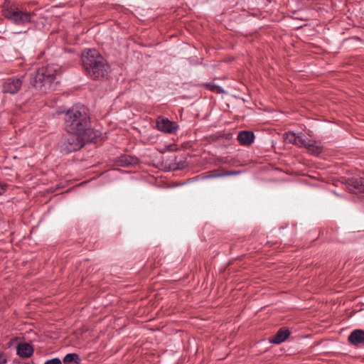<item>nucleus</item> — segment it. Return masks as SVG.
I'll return each instance as SVG.
<instances>
[{
	"label": "nucleus",
	"instance_id": "obj_1",
	"mask_svg": "<svg viewBox=\"0 0 364 364\" xmlns=\"http://www.w3.org/2000/svg\"><path fill=\"white\" fill-rule=\"evenodd\" d=\"M65 126L67 132L75 137L68 139L70 151L81 149L85 143L93 141L100 133L91 128L88 115H66Z\"/></svg>",
	"mask_w": 364,
	"mask_h": 364
},
{
	"label": "nucleus",
	"instance_id": "obj_2",
	"mask_svg": "<svg viewBox=\"0 0 364 364\" xmlns=\"http://www.w3.org/2000/svg\"><path fill=\"white\" fill-rule=\"evenodd\" d=\"M82 60L87 74L93 79L104 78L110 72L108 63L95 50L85 51Z\"/></svg>",
	"mask_w": 364,
	"mask_h": 364
},
{
	"label": "nucleus",
	"instance_id": "obj_3",
	"mask_svg": "<svg viewBox=\"0 0 364 364\" xmlns=\"http://www.w3.org/2000/svg\"><path fill=\"white\" fill-rule=\"evenodd\" d=\"M60 73L61 68L57 64L43 66L38 68L32 76L31 84L41 92H46Z\"/></svg>",
	"mask_w": 364,
	"mask_h": 364
},
{
	"label": "nucleus",
	"instance_id": "obj_4",
	"mask_svg": "<svg viewBox=\"0 0 364 364\" xmlns=\"http://www.w3.org/2000/svg\"><path fill=\"white\" fill-rule=\"evenodd\" d=\"M284 141L286 143L304 146L313 155H318L322 151V146L316 141L304 138L293 132H288L284 134Z\"/></svg>",
	"mask_w": 364,
	"mask_h": 364
},
{
	"label": "nucleus",
	"instance_id": "obj_5",
	"mask_svg": "<svg viewBox=\"0 0 364 364\" xmlns=\"http://www.w3.org/2000/svg\"><path fill=\"white\" fill-rule=\"evenodd\" d=\"M4 16L13 23L24 26L31 21V14L16 8L9 7L3 10Z\"/></svg>",
	"mask_w": 364,
	"mask_h": 364
},
{
	"label": "nucleus",
	"instance_id": "obj_6",
	"mask_svg": "<svg viewBox=\"0 0 364 364\" xmlns=\"http://www.w3.org/2000/svg\"><path fill=\"white\" fill-rule=\"evenodd\" d=\"M157 129L164 133L173 134L178 129V124L176 122L171 121L168 118L163 116H159L156 120Z\"/></svg>",
	"mask_w": 364,
	"mask_h": 364
},
{
	"label": "nucleus",
	"instance_id": "obj_7",
	"mask_svg": "<svg viewBox=\"0 0 364 364\" xmlns=\"http://www.w3.org/2000/svg\"><path fill=\"white\" fill-rule=\"evenodd\" d=\"M22 86V82L18 78L10 77L4 82L2 91L4 93L16 94Z\"/></svg>",
	"mask_w": 364,
	"mask_h": 364
},
{
	"label": "nucleus",
	"instance_id": "obj_8",
	"mask_svg": "<svg viewBox=\"0 0 364 364\" xmlns=\"http://www.w3.org/2000/svg\"><path fill=\"white\" fill-rule=\"evenodd\" d=\"M88 111V109L84 105L77 103L68 109L63 107L59 108L55 114H87Z\"/></svg>",
	"mask_w": 364,
	"mask_h": 364
},
{
	"label": "nucleus",
	"instance_id": "obj_9",
	"mask_svg": "<svg viewBox=\"0 0 364 364\" xmlns=\"http://www.w3.org/2000/svg\"><path fill=\"white\" fill-rule=\"evenodd\" d=\"M16 353L21 358H29L33 353V348L28 343H20L17 345Z\"/></svg>",
	"mask_w": 364,
	"mask_h": 364
},
{
	"label": "nucleus",
	"instance_id": "obj_10",
	"mask_svg": "<svg viewBox=\"0 0 364 364\" xmlns=\"http://www.w3.org/2000/svg\"><path fill=\"white\" fill-rule=\"evenodd\" d=\"M348 341L354 346L364 343V331L360 329L353 331L348 336Z\"/></svg>",
	"mask_w": 364,
	"mask_h": 364
},
{
	"label": "nucleus",
	"instance_id": "obj_11",
	"mask_svg": "<svg viewBox=\"0 0 364 364\" xmlns=\"http://www.w3.org/2000/svg\"><path fill=\"white\" fill-rule=\"evenodd\" d=\"M237 139L242 145L248 146L254 141L255 134L251 131H242L238 134Z\"/></svg>",
	"mask_w": 364,
	"mask_h": 364
},
{
	"label": "nucleus",
	"instance_id": "obj_12",
	"mask_svg": "<svg viewBox=\"0 0 364 364\" xmlns=\"http://www.w3.org/2000/svg\"><path fill=\"white\" fill-rule=\"evenodd\" d=\"M290 335V332L288 329L281 328L277 333L269 338V342L272 343L279 344L286 341V339Z\"/></svg>",
	"mask_w": 364,
	"mask_h": 364
},
{
	"label": "nucleus",
	"instance_id": "obj_13",
	"mask_svg": "<svg viewBox=\"0 0 364 364\" xmlns=\"http://www.w3.org/2000/svg\"><path fill=\"white\" fill-rule=\"evenodd\" d=\"M238 173L239 172H237V171H225V172L218 173V174L207 176H205V178H218V177H223V176H233V175L238 174Z\"/></svg>",
	"mask_w": 364,
	"mask_h": 364
},
{
	"label": "nucleus",
	"instance_id": "obj_14",
	"mask_svg": "<svg viewBox=\"0 0 364 364\" xmlns=\"http://www.w3.org/2000/svg\"><path fill=\"white\" fill-rule=\"evenodd\" d=\"M205 86L212 92L215 93H222L223 92V89L218 85H212V84H206Z\"/></svg>",
	"mask_w": 364,
	"mask_h": 364
},
{
	"label": "nucleus",
	"instance_id": "obj_15",
	"mask_svg": "<svg viewBox=\"0 0 364 364\" xmlns=\"http://www.w3.org/2000/svg\"><path fill=\"white\" fill-rule=\"evenodd\" d=\"M77 359H78V355L77 354L68 353L65 356V358L63 359V362L65 363H71Z\"/></svg>",
	"mask_w": 364,
	"mask_h": 364
},
{
	"label": "nucleus",
	"instance_id": "obj_16",
	"mask_svg": "<svg viewBox=\"0 0 364 364\" xmlns=\"http://www.w3.org/2000/svg\"><path fill=\"white\" fill-rule=\"evenodd\" d=\"M354 186L355 188L364 191V178H360L359 179H356L354 182Z\"/></svg>",
	"mask_w": 364,
	"mask_h": 364
},
{
	"label": "nucleus",
	"instance_id": "obj_17",
	"mask_svg": "<svg viewBox=\"0 0 364 364\" xmlns=\"http://www.w3.org/2000/svg\"><path fill=\"white\" fill-rule=\"evenodd\" d=\"M44 364H62L60 359L55 358L53 359L48 360Z\"/></svg>",
	"mask_w": 364,
	"mask_h": 364
},
{
	"label": "nucleus",
	"instance_id": "obj_18",
	"mask_svg": "<svg viewBox=\"0 0 364 364\" xmlns=\"http://www.w3.org/2000/svg\"><path fill=\"white\" fill-rule=\"evenodd\" d=\"M7 362L6 356L4 353L0 352V364H6Z\"/></svg>",
	"mask_w": 364,
	"mask_h": 364
},
{
	"label": "nucleus",
	"instance_id": "obj_19",
	"mask_svg": "<svg viewBox=\"0 0 364 364\" xmlns=\"http://www.w3.org/2000/svg\"><path fill=\"white\" fill-rule=\"evenodd\" d=\"M7 190V185L0 183V195L4 194Z\"/></svg>",
	"mask_w": 364,
	"mask_h": 364
}]
</instances>
